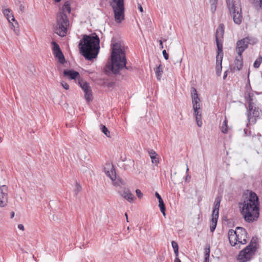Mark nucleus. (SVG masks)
I'll list each match as a JSON object with an SVG mask.
<instances>
[{
	"instance_id": "f257e3e1",
	"label": "nucleus",
	"mask_w": 262,
	"mask_h": 262,
	"mask_svg": "<svg viewBox=\"0 0 262 262\" xmlns=\"http://www.w3.org/2000/svg\"><path fill=\"white\" fill-rule=\"evenodd\" d=\"M111 55V63L106 66L105 72L111 71L114 74H117L119 71L125 68L129 71L133 70V67L126 66L127 61L124 47L121 42H115L112 44Z\"/></svg>"
},
{
	"instance_id": "f03ea898",
	"label": "nucleus",
	"mask_w": 262,
	"mask_h": 262,
	"mask_svg": "<svg viewBox=\"0 0 262 262\" xmlns=\"http://www.w3.org/2000/svg\"><path fill=\"white\" fill-rule=\"evenodd\" d=\"M100 39L95 33L84 34L79 41L78 47L80 54L88 60L96 58L99 52Z\"/></svg>"
},
{
	"instance_id": "7ed1b4c3",
	"label": "nucleus",
	"mask_w": 262,
	"mask_h": 262,
	"mask_svg": "<svg viewBox=\"0 0 262 262\" xmlns=\"http://www.w3.org/2000/svg\"><path fill=\"white\" fill-rule=\"evenodd\" d=\"M259 202L256 194L251 191L242 203H239L241 212L248 223L256 221L259 216Z\"/></svg>"
},
{
	"instance_id": "20e7f679",
	"label": "nucleus",
	"mask_w": 262,
	"mask_h": 262,
	"mask_svg": "<svg viewBox=\"0 0 262 262\" xmlns=\"http://www.w3.org/2000/svg\"><path fill=\"white\" fill-rule=\"evenodd\" d=\"M71 10L70 4L68 2H66L62 7V11L59 12L57 15V26L55 32L60 36L63 37L66 35L67 27L69 24L68 17L64 12L67 11L70 13Z\"/></svg>"
},
{
	"instance_id": "39448f33",
	"label": "nucleus",
	"mask_w": 262,
	"mask_h": 262,
	"mask_svg": "<svg viewBox=\"0 0 262 262\" xmlns=\"http://www.w3.org/2000/svg\"><path fill=\"white\" fill-rule=\"evenodd\" d=\"M228 10L234 22L238 25L241 24L243 19L240 0H226Z\"/></svg>"
},
{
	"instance_id": "423d86ee",
	"label": "nucleus",
	"mask_w": 262,
	"mask_h": 262,
	"mask_svg": "<svg viewBox=\"0 0 262 262\" xmlns=\"http://www.w3.org/2000/svg\"><path fill=\"white\" fill-rule=\"evenodd\" d=\"M191 96L192 98V102L193 104V108L194 110V115L195 117V120L197 124L199 126H201L202 122L201 120V113L200 112L201 109L200 107V99L199 97L197 91L194 87L191 88Z\"/></svg>"
},
{
	"instance_id": "0eeeda50",
	"label": "nucleus",
	"mask_w": 262,
	"mask_h": 262,
	"mask_svg": "<svg viewBox=\"0 0 262 262\" xmlns=\"http://www.w3.org/2000/svg\"><path fill=\"white\" fill-rule=\"evenodd\" d=\"M117 6H113L114 12L115 19L116 22L120 23L124 19V0H113Z\"/></svg>"
},
{
	"instance_id": "6e6552de",
	"label": "nucleus",
	"mask_w": 262,
	"mask_h": 262,
	"mask_svg": "<svg viewBox=\"0 0 262 262\" xmlns=\"http://www.w3.org/2000/svg\"><path fill=\"white\" fill-rule=\"evenodd\" d=\"M3 13L10 23L11 28L13 30L17 35H18L19 34V25L15 19L11 9L9 8L3 9Z\"/></svg>"
},
{
	"instance_id": "1a4fd4ad",
	"label": "nucleus",
	"mask_w": 262,
	"mask_h": 262,
	"mask_svg": "<svg viewBox=\"0 0 262 262\" xmlns=\"http://www.w3.org/2000/svg\"><path fill=\"white\" fill-rule=\"evenodd\" d=\"M255 253L246 247L239 252L236 256V259L238 262H248L252 259Z\"/></svg>"
},
{
	"instance_id": "9d476101",
	"label": "nucleus",
	"mask_w": 262,
	"mask_h": 262,
	"mask_svg": "<svg viewBox=\"0 0 262 262\" xmlns=\"http://www.w3.org/2000/svg\"><path fill=\"white\" fill-rule=\"evenodd\" d=\"M259 108L256 107L255 105H251L250 104V106H248V111L247 113V117L249 123L255 124L256 122L257 118H259L260 112Z\"/></svg>"
},
{
	"instance_id": "9b49d317",
	"label": "nucleus",
	"mask_w": 262,
	"mask_h": 262,
	"mask_svg": "<svg viewBox=\"0 0 262 262\" xmlns=\"http://www.w3.org/2000/svg\"><path fill=\"white\" fill-rule=\"evenodd\" d=\"M220 202L221 200L219 197L216 198L214 202V208L212 211V217L211 223L210 225V229H215L219 217V210Z\"/></svg>"
},
{
	"instance_id": "f8f14e48",
	"label": "nucleus",
	"mask_w": 262,
	"mask_h": 262,
	"mask_svg": "<svg viewBox=\"0 0 262 262\" xmlns=\"http://www.w3.org/2000/svg\"><path fill=\"white\" fill-rule=\"evenodd\" d=\"M228 237L230 244L232 246H235L237 242L242 244H245L247 243L245 238H244V242H243L242 237L239 238V234L238 233L237 230H229Z\"/></svg>"
},
{
	"instance_id": "ddd939ff",
	"label": "nucleus",
	"mask_w": 262,
	"mask_h": 262,
	"mask_svg": "<svg viewBox=\"0 0 262 262\" xmlns=\"http://www.w3.org/2000/svg\"><path fill=\"white\" fill-rule=\"evenodd\" d=\"M250 40V38L246 37L237 41L235 50L238 55H242L243 53L248 48Z\"/></svg>"
},
{
	"instance_id": "4468645a",
	"label": "nucleus",
	"mask_w": 262,
	"mask_h": 262,
	"mask_svg": "<svg viewBox=\"0 0 262 262\" xmlns=\"http://www.w3.org/2000/svg\"><path fill=\"white\" fill-rule=\"evenodd\" d=\"M51 43L53 46L52 50L54 57L58 59L60 63L64 64L66 62V59L59 46L54 41H53Z\"/></svg>"
},
{
	"instance_id": "2eb2a0df",
	"label": "nucleus",
	"mask_w": 262,
	"mask_h": 262,
	"mask_svg": "<svg viewBox=\"0 0 262 262\" xmlns=\"http://www.w3.org/2000/svg\"><path fill=\"white\" fill-rule=\"evenodd\" d=\"M8 187L3 185L0 187V207L6 206L8 202Z\"/></svg>"
},
{
	"instance_id": "dca6fc26",
	"label": "nucleus",
	"mask_w": 262,
	"mask_h": 262,
	"mask_svg": "<svg viewBox=\"0 0 262 262\" xmlns=\"http://www.w3.org/2000/svg\"><path fill=\"white\" fill-rule=\"evenodd\" d=\"M63 76L67 77L70 80L80 79L79 73L74 70H64L63 72Z\"/></svg>"
},
{
	"instance_id": "f3484780",
	"label": "nucleus",
	"mask_w": 262,
	"mask_h": 262,
	"mask_svg": "<svg viewBox=\"0 0 262 262\" xmlns=\"http://www.w3.org/2000/svg\"><path fill=\"white\" fill-rule=\"evenodd\" d=\"M119 193L122 197L126 199L129 203H133L136 199L135 195L128 188H124L122 191H120Z\"/></svg>"
},
{
	"instance_id": "a211bd4d",
	"label": "nucleus",
	"mask_w": 262,
	"mask_h": 262,
	"mask_svg": "<svg viewBox=\"0 0 262 262\" xmlns=\"http://www.w3.org/2000/svg\"><path fill=\"white\" fill-rule=\"evenodd\" d=\"M246 247L256 252L259 248L258 238L256 236L253 237L251 239L250 242Z\"/></svg>"
},
{
	"instance_id": "6ab92c4d",
	"label": "nucleus",
	"mask_w": 262,
	"mask_h": 262,
	"mask_svg": "<svg viewBox=\"0 0 262 262\" xmlns=\"http://www.w3.org/2000/svg\"><path fill=\"white\" fill-rule=\"evenodd\" d=\"M224 34V25L223 24H220L217 27L215 33L216 41L221 40L223 38Z\"/></svg>"
},
{
	"instance_id": "aec40b11",
	"label": "nucleus",
	"mask_w": 262,
	"mask_h": 262,
	"mask_svg": "<svg viewBox=\"0 0 262 262\" xmlns=\"http://www.w3.org/2000/svg\"><path fill=\"white\" fill-rule=\"evenodd\" d=\"M222 224L223 228H232L235 226V222L233 219H227L224 217L223 219Z\"/></svg>"
},
{
	"instance_id": "412c9836",
	"label": "nucleus",
	"mask_w": 262,
	"mask_h": 262,
	"mask_svg": "<svg viewBox=\"0 0 262 262\" xmlns=\"http://www.w3.org/2000/svg\"><path fill=\"white\" fill-rule=\"evenodd\" d=\"M235 67H234V69H236L237 71H240L243 66V59L242 55L239 56L238 55V56H237L235 58V61H234Z\"/></svg>"
},
{
	"instance_id": "4be33fe9",
	"label": "nucleus",
	"mask_w": 262,
	"mask_h": 262,
	"mask_svg": "<svg viewBox=\"0 0 262 262\" xmlns=\"http://www.w3.org/2000/svg\"><path fill=\"white\" fill-rule=\"evenodd\" d=\"M222 57H216V66H215V70L216 73L218 76H220L222 72Z\"/></svg>"
},
{
	"instance_id": "5701e85b",
	"label": "nucleus",
	"mask_w": 262,
	"mask_h": 262,
	"mask_svg": "<svg viewBox=\"0 0 262 262\" xmlns=\"http://www.w3.org/2000/svg\"><path fill=\"white\" fill-rule=\"evenodd\" d=\"M78 83L79 86L81 87L83 92H87L91 89V86L89 85V83L84 81L83 79H79Z\"/></svg>"
},
{
	"instance_id": "b1692460",
	"label": "nucleus",
	"mask_w": 262,
	"mask_h": 262,
	"mask_svg": "<svg viewBox=\"0 0 262 262\" xmlns=\"http://www.w3.org/2000/svg\"><path fill=\"white\" fill-rule=\"evenodd\" d=\"M148 154L151 159L152 163L157 164L159 163V159L157 157V154L156 151L153 149L149 150Z\"/></svg>"
},
{
	"instance_id": "393cba45",
	"label": "nucleus",
	"mask_w": 262,
	"mask_h": 262,
	"mask_svg": "<svg viewBox=\"0 0 262 262\" xmlns=\"http://www.w3.org/2000/svg\"><path fill=\"white\" fill-rule=\"evenodd\" d=\"M157 79L160 81L161 79L162 75L163 74V68L161 64H160L159 66L157 67L154 69Z\"/></svg>"
},
{
	"instance_id": "a878e982",
	"label": "nucleus",
	"mask_w": 262,
	"mask_h": 262,
	"mask_svg": "<svg viewBox=\"0 0 262 262\" xmlns=\"http://www.w3.org/2000/svg\"><path fill=\"white\" fill-rule=\"evenodd\" d=\"M210 253V246L207 245L204 248V262L209 261V256Z\"/></svg>"
},
{
	"instance_id": "bb28decb",
	"label": "nucleus",
	"mask_w": 262,
	"mask_h": 262,
	"mask_svg": "<svg viewBox=\"0 0 262 262\" xmlns=\"http://www.w3.org/2000/svg\"><path fill=\"white\" fill-rule=\"evenodd\" d=\"M216 46L217 48V55L216 57H222L223 58V45L222 43H220L219 41H216Z\"/></svg>"
},
{
	"instance_id": "cd10ccee",
	"label": "nucleus",
	"mask_w": 262,
	"mask_h": 262,
	"mask_svg": "<svg viewBox=\"0 0 262 262\" xmlns=\"http://www.w3.org/2000/svg\"><path fill=\"white\" fill-rule=\"evenodd\" d=\"M228 120L226 117H225V120H224L222 125L220 126V128L221 132L224 134H227L228 130V126L227 125Z\"/></svg>"
},
{
	"instance_id": "c85d7f7f",
	"label": "nucleus",
	"mask_w": 262,
	"mask_h": 262,
	"mask_svg": "<svg viewBox=\"0 0 262 262\" xmlns=\"http://www.w3.org/2000/svg\"><path fill=\"white\" fill-rule=\"evenodd\" d=\"M105 173L112 181H114L116 179V173L113 166L112 167V170L110 171H105Z\"/></svg>"
},
{
	"instance_id": "c756f323",
	"label": "nucleus",
	"mask_w": 262,
	"mask_h": 262,
	"mask_svg": "<svg viewBox=\"0 0 262 262\" xmlns=\"http://www.w3.org/2000/svg\"><path fill=\"white\" fill-rule=\"evenodd\" d=\"M84 97L88 102H90V101H92L93 95L91 89H90L89 91L87 92H85Z\"/></svg>"
},
{
	"instance_id": "7c9ffc66",
	"label": "nucleus",
	"mask_w": 262,
	"mask_h": 262,
	"mask_svg": "<svg viewBox=\"0 0 262 262\" xmlns=\"http://www.w3.org/2000/svg\"><path fill=\"white\" fill-rule=\"evenodd\" d=\"M100 129L107 137L111 138L110 132L105 125L101 124Z\"/></svg>"
},
{
	"instance_id": "2f4dec72",
	"label": "nucleus",
	"mask_w": 262,
	"mask_h": 262,
	"mask_svg": "<svg viewBox=\"0 0 262 262\" xmlns=\"http://www.w3.org/2000/svg\"><path fill=\"white\" fill-rule=\"evenodd\" d=\"M250 1L255 6L257 10L258 8L262 9V0H250Z\"/></svg>"
},
{
	"instance_id": "473e14b6",
	"label": "nucleus",
	"mask_w": 262,
	"mask_h": 262,
	"mask_svg": "<svg viewBox=\"0 0 262 262\" xmlns=\"http://www.w3.org/2000/svg\"><path fill=\"white\" fill-rule=\"evenodd\" d=\"M210 3V9L212 13H214L216 9L217 0H209Z\"/></svg>"
},
{
	"instance_id": "72a5a7b5",
	"label": "nucleus",
	"mask_w": 262,
	"mask_h": 262,
	"mask_svg": "<svg viewBox=\"0 0 262 262\" xmlns=\"http://www.w3.org/2000/svg\"><path fill=\"white\" fill-rule=\"evenodd\" d=\"M262 62V56L259 55V57L254 61L253 67L254 68H258Z\"/></svg>"
},
{
	"instance_id": "f704fd0d",
	"label": "nucleus",
	"mask_w": 262,
	"mask_h": 262,
	"mask_svg": "<svg viewBox=\"0 0 262 262\" xmlns=\"http://www.w3.org/2000/svg\"><path fill=\"white\" fill-rule=\"evenodd\" d=\"M159 207L160 208V211L162 213V214L165 215V204L162 200L159 201Z\"/></svg>"
},
{
	"instance_id": "c9c22d12",
	"label": "nucleus",
	"mask_w": 262,
	"mask_h": 262,
	"mask_svg": "<svg viewBox=\"0 0 262 262\" xmlns=\"http://www.w3.org/2000/svg\"><path fill=\"white\" fill-rule=\"evenodd\" d=\"M82 190V187L80 184L77 181L75 183V188L74 189V193L75 195H77L78 193L80 192Z\"/></svg>"
},
{
	"instance_id": "e433bc0d",
	"label": "nucleus",
	"mask_w": 262,
	"mask_h": 262,
	"mask_svg": "<svg viewBox=\"0 0 262 262\" xmlns=\"http://www.w3.org/2000/svg\"><path fill=\"white\" fill-rule=\"evenodd\" d=\"M238 233L239 234V238L242 237V241H243V242H244L243 241L244 238H245L246 239L247 237V230H240L239 232H238Z\"/></svg>"
},
{
	"instance_id": "4c0bfd02",
	"label": "nucleus",
	"mask_w": 262,
	"mask_h": 262,
	"mask_svg": "<svg viewBox=\"0 0 262 262\" xmlns=\"http://www.w3.org/2000/svg\"><path fill=\"white\" fill-rule=\"evenodd\" d=\"M253 94L249 93L248 94V106H250V104L251 105H255V104L252 102Z\"/></svg>"
},
{
	"instance_id": "58836bf2",
	"label": "nucleus",
	"mask_w": 262,
	"mask_h": 262,
	"mask_svg": "<svg viewBox=\"0 0 262 262\" xmlns=\"http://www.w3.org/2000/svg\"><path fill=\"white\" fill-rule=\"evenodd\" d=\"M171 246L173 249V250L179 249V246L176 242L172 241Z\"/></svg>"
},
{
	"instance_id": "ea45409f",
	"label": "nucleus",
	"mask_w": 262,
	"mask_h": 262,
	"mask_svg": "<svg viewBox=\"0 0 262 262\" xmlns=\"http://www.w3.org/2000/svg\"><path fill=\"white\" fill-rule=\"evenodd\" d=\"M136 193L139 199H141L143 196V193L140 189H136Z\"/></svg>"
},
{
	"instance_id": "a19ab883",
	"label": "nucleus",
	"mask_w": 262,
	"mask_h": 262,
	"mask_svg": "<svg viewBox=\"0 0 262 262\" xmlns=\"http://www.w3.org/2000/svg\"><path fill=\"white\" fill-rule=\"evenodd\" d=\"M162 54L163 55V56H164V58L166 59V60H167L169 58V55H168V54L167 53L166 51L165 50H164L163 51H162Z\"/></svg>"
},
{
	"instance_id": "79ce46f5",
	"label": "nucleus",
	"mask_w": 262,
	"mask_h": 262,
	"mask_svg": "<svg viewBox=\"0 0 262 262\" xmlns=\"http://www.w3.org/2000/svg\"><path fill=\"white\" fill-rule=\"evenodd\" d=\"M61 84L62 86H63V88L64 89H65L66 90H68L69 89V84L67 83L62 81L61 83Z\"/></svg>"
},
{
	"instance_id": "37998d69",
	"label": "nucleus",
	"mask_w": 262,
	"mask_h": 262,
	"mask_svg": "<svg viewBox=\"0 0 262 262\" xmlns=\"http://www.w3.org/2000/svg\"><path fill=\"white\" fill-rule=\"evenodd\" d=\"M115 85V83L114 82H110L107 83V86L108 88H113Z\"/></svg>"
},
{
	"instance_id": "c03bdc74",
	"label": "nucleus",
	"mask_w": 262,
	"mask_h": 262,
	"mask_svg": "<svg viewBox=\"0 0 262 262\" xmlns=\"http://www.w3.org/2000/svg\"><path fill=\"white\" fill-rule=\"evenodd\" d=\"M155 196L158 199V201H160L162 200V199L159 193L157 192L155 193Z\"/></svg>"
},
{
	"instance_id": "a18cd8bd",
	"label": "nucleus",
	"mask_w": 262,
	"mask_h": 262,
	"mask_svg": "<svg viewBox=\"0 0 262 262\" xmlns=\"http://www.w3.org/2000/svg\"><path fill=\"white\" fill-rule=\"evenodd\" d=\"M19 10L21 12H24L25 11V6H23V5H20L19 6Z\"/></svg>"
},
{
	"instance_id": "49530a36",
	"label": "nucleus",
	"mask_w": 262,
	"mask_h": 262,
	"mask_svg": "<svg viewBox=\"0 0 262 262\" xmlns=\"http://www.w3.org/2000/svg\"><path fill=\"white\" fill-rule=\"evenodd\" d=\"M174 253L176 256V257H179V249L177 250H174Z\"/></svg>"
},
{
	"instance_id": "de8ad7c7",
	"label": "nucleus",
	"mask_w": 262,
	"mask_h": 262,
	"mask_svg": "<svg viewBox=\"0 0 262 262\" xmlns=\"http://www.w3.org/2000/svg\"><path fill=\"white\" fill-rule=\"evenodd\" d=\"M138 9H139L141 12H143V8L140 4H138Z\"/></svg>"
},
{
	"instance_id": "09e8293b",
	"label": "nucleus",
	"mask_w": 262,
	"mask_h": 262,
	"mask_svg": "<svg viewBox=\"0 0 262 262\" xmlns=\"http://www.w3.org/2000/svg\"><path fill=\"white\" fill-rule=\"evenodd\" d=\"M18 229H24V225L22 224H19L18 225Z\"/></svg>"
},
{
	"instance_id": "8fccbe9b",
	"label": "nucleus",
	"mask_w": 262,
	"mask_h": 262,
	"mask_svg": "<svg viewBox=\"0 0 262 262\" xmlns=\"http://www.w3.org/2000/svg\"><path fill=\"white\" fill-rule=\"evenodd\" d=\"M159 44H160V48L161 49L163 48V41H162V40H159Z\"/></svg>"
},
{
	"instance_id": "3c124183",
	"label": "nucleus",
	"mask_w": 262,
	"mask_h": 262,
	"mask_svg": "<svg viewBox=\"0 0 262 262\" xmlns=\"http://www.w3.org/2000/svg\"><path fill=\"white\" fill-rule=\"evenodd\" d=\"M227 73H228V71H226L224 72V76H223V79H225L227 77Z\"/></svg>"
},
{
	"instance_id": "603ef678",
	"label": "nucleus",
	"mask_w": 262,
	"mask_h": 262,
	"mask_svg": "<svg viewBox=\"0 0 262 262\" xmlns=\"http://www.w3.org/2000/svg\"><path fill=\"white\" fill-rule=\"evenodd\" d=\"M174 262H181V261L179 257H176Z\"/></svg>"
},
{
	"instance_id": "864d4df0",
	"label": "nucleus",
	"mask_w": 262,
	"mask_h": 262,
	"mask_svg": "<svg viewBox=\"0 0 262 262\" xmlns=\"http://www.w3.org/2000/svg\"><path fill=\"white\" fill-rule=\"evenodd\" d=\"M188 178L190 179L191 178V176H189V174H187V175L186 176V177H185V181H186V182H187V181H188Z\"/></svg>"
},
{
	"instance_id": "5fc2aeb1",
	"label": "nucleus",
	"mask_w": 262,
	"mask_h": 262,
	"mask_svg": "<svg viewBox=\"0 0 262 262\" xmlns=\"http://www.w3.org/2000/svg\"><path fill=\"white\" fill-rule=\"evenodd\" d=\"M235 229H245L243 227L237 226L235 228Z\"/></svg>"
},
{
	"instance_id": "6e6d98bb",
	"label": "nucleus",
	"mask_w": 262,
	"mask_h": 262,
	"mask_svg": "<svg viewBox=\"0 0 262 262\" xmlns=\"http://www.w3.org/2000/svg\"><path fill=\"white\" fill-rule=\"evenodd\" d=\"M14 214H15V213H14V212H12L11 213V218H13V217H14Z\"/></svg>"
},
{
	"instance_id": "4d7b16f0",
	"label": "nucleus",
	"mask_w": 262,
	"mask_h": 262,
	"mask_svg": "<svg viewBox=\"0 0 262 262\" xmlns=\"http://www.w3.org/2000/svg\"><path fill=\"white\" fill-rule=\"evenodd\" d=\"M55 3H59L60 2L61 0H53Z\"/></svg>"
},
{
	"instance_id": "13d9d810",
	"label": "nucleus",
	"mask_w": 262,
	"mask_h": 262,
	"mask_svg": "<svg viewBox=\"0 0 262 262\" xmlns=\"http://www.w3.org/2000/svg\"><path fill=\"white\" fill-rule=\"evenodd\" d=\"M186 166H187V168H186V172H188V170H189V168H188V166L187 165H186Z\"/></svg>"
},
{
	"instance_id": "bf43d9fd",
	"label": "nucleus",
	"mask_w": 262,
	"mask_h": 262,
	"mask_svg": "<svg viewBox=\"0 0 262 262\" xmlns=\"http://www.w3.org/2000/svg\"><path fill=\"white\" fill-rule=\"evenodd\" d=\"M125 215V216H126V220H127L128 218H127V213H126Z\"/></svg>"
},
{
	"instance_id": "052dcab7",
	"label": "nucleus",
	"mask_w": 262,
	"mask_h": 262,
	"mask_svg": "<svg viewBox=\"0 0 262 262\" xmlns=\"http://www.w3.org/2000/svg\"><path fill=\"white\" fill-rule=\"evenodd\" d=\"M244 132H245V133L246 134L247 131H246V130L245 129H244Z\"/></svg>"
},
{
	"instance_id": "680f3d73",
	"label": "nucleus",
	"mask_w": 262,
	"mask_h": 262,
	"mask_svg": "<svg viewBox=\"0 0 262 262\" xmlns=\"http://www.w3.org/2000/svg\"><path fill=\"white\" fill-rule=\"evenodd\" d=\"M127 230H129V227H127Z\"/></svg>"
},
{
	"instance_id": "e2e57ef3",
	"label": "nucleus",
	"mask_w": 262,
	"mask_h": 262,
	"mask_svg": "<svg viewBox=\"0 0 262 262\" xmlns=\"http://www.w3.org/2000/svg\"><path fill=\"white\" fill-rule=\"evenodd\" d=\"M214 231V230H211V232H213V231Z\"/></svg>"
},
{
	"instance_id": "0e129e2a",
	"label": "nucleus",
	"mask_w": 262,
	"mask_h": 262,
	"mask_svg": "<svg viewBox=\"0 0 262 262\" xmlns=\"http://www.w3.org/2000/svg\"><path fill=\"white\" fill-rule=\"evenodd\" d=\"M181 62H182V59H181L180 63H181Z\"/></svg>"
},
{
	"instance_id": "69168bd1",
	"label": "nucleus",
	"mask_w": 262,
	"mask_h": 262,
	"mask_svg": "<svg viewBox=\"0 0 262 262\" xmlns=\"http://www.w3.org/2000/svg\"><path fill=\"white\" fill-rule=\"evenodd\" d=\"M260 19H261V20L262 21V16H261Z\"/></svg>"
}]
</instances>
